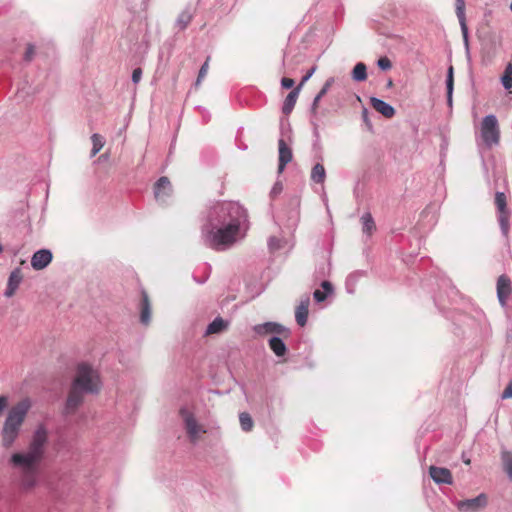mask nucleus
<instances>
[{
	"label": "nucleus",
	"instance_id": "nucleus-1",
	"mask_svg": "<svg viewBox=\"0 0 512 512\" xmlns=\"http://www.w3.org/2000/svg\"><path fill=\"white\" fill-rule=\"evenodd\" d=\"M249 229L247 210L234 201H216L208 206L202 218L201 242L223 252L245 238Z\"/></svg>",
	"mask_w": 512,
	"mask_h": 512
},
{
	"label": "nucleus",
	"instance_id": "nucleus-2",
	"mask_svg": "<svg viewBox=\"0 0 512 512\" xmlns=\"http://www.w3.org/2000/svg\"><path fill=\"white\" fill-rule=\"evenodd\" d=\"M300 198L292 195L286 198L284 206L274 215L275 224L281 230L280 237L270 236L268 248L271 253L280 249L291 250L294 246L293 233L300 220Z\"/></svg>",
	"mask_w": 512,
	"mask_h": 512
},
{
	"label": "nucleus",
	"instance_id": "nucleus-3",
	"mask_svg": "<svg viewBox=\"0 0 512 512\" xmlns=\"http://www.w3.org/2000/svg\"><path fill=\"white\" fill-rule=\"evenodd\" d=\"M48 442V432L44 425H39L32 435L28 451L16 452L11 455L10 462L13 466L24 470L23 485L32 488L36 484L35 468L44 455V448Z\"/></svg>",
	"mask_w": 512,
	"mask_h": 512
},
{
	"label": "nucleus",
	"instance_id": "nucleus-4",
	"mask_svg": "<svg viewBox=\"0 0 512 512\" xmlns=\"http://www.w3.org/2000/svg\"><path fill=\"white\" fill-rule=\"evenodd\" d=\"M30 408L31 402L28 398H25L12 406L8 411L1 430V442L5 449L12 447L19 437L21 426Z\"/></svg>",
	"mask_w": 512,
	"mask_h": 512
},
{
	"label": "nucleus",
	"instance_id": "nucleus-5",
	"mask_svg": "<svg viewBox=\"0 0 512 512\" xmlns=\"http://www.w3.org/2000/svg\"><path fill=\"white\" fill-rule=\"evenodd\" d=\"M71 386L85 394H98L101 388L99 374L91 365L80 363Z\"/></svg>",
	"mask_w": 512,
	"mask_h": 512
},
{
	"label": "nucleus",
	"instance_id": "nucleus-6",
	"mask_svg": "<svg viewBox=\"0 0 512 512\" xmlns=\"http://www.w3.org/2000/svg\"><path fill=\"white\" fill-rule=\"evenodd\" d=\"M480 136L486 146L491 149L494 145H497L500 140V130L498 120L495 115L490 114L483 118L480 127Z\"/></svg>",
	"mask_w": 512,
	"mask_h": 512
},
{
	"label": "nucleus",
	"instance_id": "nucleus-7",
	"mask_svg": "<svg viewBox=\"0 0 512 512\" xmlns=\"http://www.w3.org/2000/svg\"><path fill=\"white\" fill-rule=\"evenodd\" d=\"M291 128L290 125L287 124L285 127L283 124L281 125V137L278 140V174H281L286 165L292 161L293 152L290 145L287 143V139H290Z\"/></svg>",
	"mask_w": 512,
	"mask_h": 512
},
{
	"label": "nucleus",
	"instance_id": "nucleus-8",
	"mask_svg": "<svg viewBox=\"0 0 512 512\" xmlns=\"http://www.w3.org/2000/svg\"><path fill=\"white\" fill-rule=\"evenodd\" d=\"M495 205L498 210V222L501 232L507 236L510 230V212L507 209L506 195L503 192H496Z\"/></svg>",
	"mask_w": 512,
	"mask_h": 512
},
{
	"label": "nucleus",
	"instance_id": "nucleus-9",
	"mask_svg": "<svg viewBox=\"0 0 512 512\" xmlns=\"http://www.w3.org/2000/svg\"><path fill=\"white\" fill-rule=\"evenodd\" d=\"M172 185L168 177L161 176L154 184L153 193L156 201L165 205L172 195Z\"/></svg>",
	"mask_w": 512,
	"mask_h": 512
},
{
	"label": "nucleus",
	"instance_id": "nucleus-10",
	"mask_svg": "<svg viewBox=\"0 0 512 512\" xmlns=\"http://www.w3.org/2000/svg\"><path fill=\"white\" fill-rule=\"evenodd\" d=\"M84 395L85 393L71 386L62 410L63 416L67 417L70 415H74L77 412L78 408L83 404Z\"/></svg>",
	"mask_w": 512,
	"mask_h": 512
},
{
	"label": "nucleus",
	"instance_id": "nucleus-11",
	"mask_svg": "<svg viewBox=\"0 0 512 512\" xmlns=\"http://www.w3.org/2000/svg\"><path fill=\"white\" fill-rule=\"evenodd\" d=\"M252 330L258 336H265L268 334H272V336L283 335L289 332V330L282 324L272 321H268L262 324H256L253 326Z\"/></svg>",
	"mask_w": 512,
	"mask_h": 512
},
{
	"label": "nucleus",
	"instance_id": "nucleus-12",
	"mask_svg": "<svg viewBox=\"0 0 512 512\" xmlns=\"http://www.w3.org/2000/svg\"><path fill=\"white\" fill-rule=\"evenodd\" d=\"M455 11H456L457 18L459 20L466 53H467V56H469L470 55L469 36H468V27L466 24L465 1L464 0H455Z\"/></svg>",
	"mask_w": 512,
	"mask_h": 512
},
{
	"label": "nucleus",
	"instance_id": "nucleus-13",
	"mask_svg": "<svg viewBox=\"0 0 512 512\" xmlns=\"http://www.w3.org/2000/svg\"><path fill=\"white\" fill-rule=\"evenodd\" d=\"M511 292V279L506 274L500 275L497 280V298L502 307L507 305V301Z\"/></svg>",
	"mask_w": 512,
	"mask_h": 512
},
{
	"label": "nucleus",
	"instance_id": "nucleus-14",
	"mask_svg": "<svg viewBox=\"0 0 512 512\" xmlns=\"http://www.w3.org/2000/svg\"><path fill=\"white\" fill-rule=\"evenodd\" d=\"M53 260L51 250L43 248L35 251L31 257V266L34 270L45 269Z\"/></svg>",
	"mask_w": 512,
	"mask_h": 512
},
{
	"label": "nucleus",
	"instance_id": "nucleus-15",
	"mask_svg": "<svg viewBox=\"0 0 512 512\" xmlns=\"http://www.w3.org/2000/svg\"><path fill=\"white\" fill-rule=\"evenodd\" d=\"M487 504L484 494H480L475 498L466 499L457 502V508L462 512H476Z\"/></svg>",
	"mask_w": 512,
	"mask_h": 512
},
{
	"label": "nucleus",
	"instance_id": "nucleus-16",
	"mask_svg": "<svg viewBox=\"0 0 512 512\" xmlns=\"http://www.w3.org/2000/svg\"><path fill=\"white\" fill-rule=\"evenodd\" d=\"M181 414L184 419L185 423V429L187 431V434L192 442H195L198 439L200 432H205V430H202L201 427L198 425L195 417L187 412L185 409H181Z\"/></svg>",
	"mask_w": 512,
	"mask_h": 512
},
{
	"label": "nucleus",
	"instance_id": "nucleus-17",
	"mask_svg": "<svg viewBox=\"0 0 512 512\" xmlns=\"http://www.w3.org/2000/svg\"><path fill=\"white\" fill-rule=\"evenodd\" d=\"M304 59V56L300 52H296L294 49L289 48L283 56V66L285 73H292L298 64Z\"/></svg>",
	"mask_w": 512,
	"mask_h": 512
},
{
	"label": "nucleus",
	"instance_id": "nucleus-18",
	"mask_svg": "<svg viewBox=\"0 0 512 512\" xmlns=\"http://www.w3.org/2000/svg\"><path fill=\"white\" fill-rule=\"evenodd\" d=\"M140 323L147 326L151 322L152 307L146 291L141 292V301L139 303Z\"/></svg>",
	"mask_w": 512,
	"mask_h": 512
},
{
	"label": "nucleus",
	"instance_id": "nucleus-19",
	"mask_svg": "<svg viewBox=\"0 0 512 512\" xmlns=\"http://www.w3.org/2000/svg\"><path fill=\"white\" fill-rule=\"evenodd\" d=\"M430 477L437 484H452L453 477L449 469L444 467L430 466Z\"/></svg>",
	"mask_w": 512,
	"mask_h": 512
},
{
	"label": "nucleus",
	"instance_id": "nucleus-20",
	"mask_svg": "<svg viewBox=\"0 0 512 512\" xmlns=\"http://www.w3.org/2000/svg\"><path fill=\"white\" fill-rule=\"evenodd\" d=\"M23 280L22 272L19 267L15 268L9 275L7 286L4 291V296L7 298H11L15 292L17 291L19 285Z\"/></svg>",
	"mask_w": 512,
	"mask_h": 512
},
{
	"label": "nucleus",
	"instance_id": "nucleus-21",
	"mask_svg": "<svg viewBox=\"0 0 512 512\" xmlns=\"http://www.w3.org/2000/svg\"><path fill=\"white\" fill-rule=\"evenodd\" d=\"M309 305L310 297L306 295L301 298L299 305L295 309V320L300 327H304L307 323Z\"/></svg>",
	"mask_w": 512,
	"mask_h": 512
},
{
	"label": "nucleus",
	"instance_id": "nucleus-22",
	"mask_svg": "<svg viewBox=\"0 0 512 512\" xmlns=\"http://www.w3.org/2000/svg\"><path fill=\"white\" fill-rule=\"evenodd\" d=\"M371 106L386 118H392L395 115V109L392 105L377 97L370 98Z\"/></svg>",
	"mask_w": 512,
	"mask_h": 512
},
{
	"label": "nucleus",
	"instance_id": "nucleus-23",
	"mask_svg": "<svg viewBox=\"0 0 512 512\" xmlns=\"http://www.w3.org/2000/svg\"><path fill=\"white\" fill-rule=\"evenodd\" d=\"M301 85L297 86L293 90H291L286 96L283 105H282V113L284 115H289L295 107L296 101L298 99V95L300 93Z\"/></svg>",
	"mask_w": 512,
	"mask_h": 512
},
{
	"label": "nucleus",
	"instance_id": "nucleus-24",
	"mask_svg": "<svg viewBox=\"0 0 512 512\" xmlns=\"http://www.w3.org/2000/svg\"><path fill=\"white\" fill-rule=\"evenodd\" d=\"M268 345L277 357L285 356L288 351L285 342L279 335L271 336L268 340Z\"/></svg>",
	"mask_w": 512,
	"mask_h": 512
},
{
	"label": "nucleus",
	"instance_id": "nucleus-25",
	"mask_svg": "<svg viewBox=\"0 0 512 512\" xmlns=\"http://www.w3.org/2000/svg\"><path fill=\"white\" fill-rule=\"evenodd\" d=\"M228 324V321L218 316L208 324L205 330V335L219 334L228 327Z\"/></svg>",
	"mask_w": 512,
	"mask_h": 512
},
{
	"label": "nucleus",
	"instance_id": "nucleus-26",
	"mask_svg": "<svg viewBox=\"0 0 512 512\" xmlns=\"http://www.w3.org/2000/svg\"><path fill=\"white\" fill-rule=\"evenodd\" d=\"M193 18L191 7H186L177 17L175 26L179 31L185 30Z\"/></svg>",
	"mask_w": 512,
	"mask_h": 512
},
{
	"label": "nucleus",
	"instance_id": "nucleus-27",
	"mask_svg": "<svg viewBox=\"0 0 512 512\" xmlns=\"http://www.w3.org/2000/svg\"><path fill=\"white\" fill-rule=\"evenodd\" d=\"M362 276H364V272L362 271H355L348 275L345 281V289L347 293L353 294L355 292L356 285Z\"/></svg>",
	"mask_w": 512,
	"mask_h": 512
},
{
	"label": "nucleus",
	"instance_id": "nucleus-28",
	"mask_svg": "<svg viewBox=\"0 0 512 512\" xmlns=\"http://www.w3.org/2000/svg\"><path fill=\"white\" fill-rule=\"evenodd\" d=\"M352 79L356 82H362L367 79V67L363 62H358L352 70Z\"/></svg>",
	"mask_w": 512,
	"mask_h": 512
},
{
	"label": "nucleus",
	"instance_id": "nucleus-29",
	"mask_svg": "<svg viewBox=\"0 0 512 512\" xmlns=\"http://www.w3.org/2000/svg\"><path fill=\"white\" fill-rule=\"evenodd\" d=\"M361 222L363 233L370 236L375 230V222L372 215L369 212L364 213L361 216Z\"/></svg>",
	"mask_w": 512,
	"mask_h": 512
},
{
	"label": "nucleus",
	"instance_id": "nucleus-30",
	"mask_svg": "<svg viewBox=\"0 0 512 512\" xmlns=\"http://www.w3.org/2000/svg\"><path fill=\"white\" fill-rule=\"evenodd\" d=\"M320 103V92H318L313 100L312 106H311V124L313 125V131L314 135L318 137V124H317V108Z\"/></svg>",
	"mask_w": 512,
	"mask_h": 512
},
{
	"label": "nucleus",
	"instance_id": "nucleus-31",
	"mask_svg": "<svg viewBox=\"0 0 512 512\" xmlns=\"http://www.w3.org/2000/svg\"><path fill=\"white\" fill-rule=\"evenodd\" d=\"M453 87H454L453 67L450 66L448 68L447 77H446V90H447V103H448V105L452 104Z\"/></svg>",
	"mask_w": 512,
	"mask_h": 512
},
{
	"label": "nucleus",
	"instance_id": "nucleus-32",
	"mask_svg": "<svg viewBox=\"0 0 512 512\" xmlns=\"http://www.w3.org/2000/svg\"><path fill=\"white\" fill-rule=\"evenodd\" d=\"M504 471L508 477L512 480V452L503 451L501 454Z\"/></svg>",
	"mask_w": 512,
	"mask_h": 512
},
{
	"label": "nucleus",
	"instance_id": "nucleus-33",
	"mask_svg": "<svg viewBox=\"0 0 512 512\" xmlns=\"http://www.w3.org/2000/svg\"><path fill=\"white\" fill-rule=\"evenodd\" d=\"M501 83L506 90L512 88V64L508 63L501 77Z\"/></svg>",
	"mask_w": 512,
	"mask_h": 512
},
{
	"label": "nucleus",
	"instance_id": "nucleus-34",
	"mask_svg": "<svg viewBox=\"0 0 512 512\" xmlns=\"http://www.w3.org/2000/svg\"><path fill=\"white\" fill-rule=\"evenodd\" d=\"M334 296V287L329 281H322V304H324L328 299L333 298ZM324 305H322V308Z\"/></svg>",
	"mask_w": 512,
	"mask_h": 512
},
{
	"label": "nucleus",
	"instance_id": "nucleus-35",
	"mask_svg": "<svg viewBox=\"0 0 512 512\" xmlns=\"http://www.w3.org/2000/svg\"><path fill=\"white\" fill-rule=\"evenodd\" d=\"M91 140H92V145H93L92 146V150H91V154H92V156H95L103 148L105 140L98 133H94L91 136Z\"/></svg>",
	"mask_w": 512,
	"mask_h": 512
},
{
	"label": "nucleus",
	"instance_id": "nucleus-36",
	"mask_svg": "<svg viewBox=\"0 0 512 512\" xmlns=\"http://www.w3.org/2000/svg\"><path fill=\"white\" fill-rule=\"evenodd\" d=\"M239 421H240L241 429L243 431L248 432L252 429L253 419L249 413H247V412L240 413Z\"/></svg>",
	"mask_w": 512,
	"mask_h": 512
},
{
	"label": "nucleus",
	"instance_id": "nucleus-37",
	"mask_svg": "<svg viewBox=\"0 0 512 512\" xmlns=\"http://www.w3.org/2000/svg\"><path fill=\"white\" fill-rule=\"evenodd\" d=\"M209 59H210V57H208L206 59V61L201 65V67L199 69L198 76H197V79L195 81V86L196 87L201 84V82L203 81V79L207 75V72H208V69H209Z\"/></svg>",
	"mask_w": 512,
	"mask_h": 512
},
{
	"label": "nucleus",
	"instance_id": "nucleus-38",
	"mask_svg": "<svg viewBox=\"0 0 512 512\" xmlns=\"http://www.w3.org/2000/svg\"><path fill=\"white\" fill-rule=\"evenodd\" d=\"M311 181L315 185L320 184V161L316 162L312 168Z\"/></svg>",
	"mask_w": 512,
	"mask_h": 512
},
{
	"label": "nucleus",
	"instance_id": "nucleus-39",
	"mask_svg": "<svg viewBox=\"0 0 512 512\" xmlns=\"http://www.w3.org/2000/svg\"><path fill=\"white\" fill-rule=\"evenodd\" d=\"M35 46L31 43L27 44L26 50L23 56L24 61L31 62L35 56Z\"/></svg>",
	"mask_w": 512,
	"mask_h": 512
},
{
	"label": "nucleus",
	"instance_id": "nucleus-40",
	"mask_svg": "<svg viewBox=\"0 0 512 512\" xmlns=\"http://www.w3.org/2000/svg\"><path fill=\"white\" fill-rule=\"evenodd\" d=\"M283 191V184L280 180L276 181L270 191V198L274 200Z\"/></svg>",
	"mask_w": 512,
	"mask_h": 512
},
{
	"label": "nucleus",
	"instance_id": "nucleus-41",
	"mask_svg": "<svg viewBox=\"0 0 512 512\" xmlns=\"http://www.w3.org/2000/svg\"><path fill=\"white\" fill-rule=\"evenodd\" d=\"M377 65L381 70H389L392 67V63L387 57H381L377 61Z\"/></svg>",
	"mask_w": 512,
	"mask_h": 512
},
{
	"label": "nucleus",
	"instance_id": "nucleus-42",
	"mask_svg": "<svg viewBox=\"0 0 512 512\" xmlns=\"http://www.w3.org/2000/svg\"><path fill=\"white\" fill-rule=\"evenodd\" d=\"M294 85H295V81H294V79H292L290 77H283L281 79V87L283 89H287V90L292 89L293 90L295 88Z\"/></svg>",
	"mask_w": 512,
	"mask_h": 512
},
{
	"label": "nucleus",
	"instance_id": "nucleus-43",
	"mask_svg": "<svg viewBox=\"0 0 512 512\" xmlns=\"http://www.w3.org/2000/svg\"><path fill=\"white\" fill-rule=\"evenodd\" d=\"M362 120H363L366 128L369 131H371L372 130V123H371V120H370V117H369V111L365 107L362 109Z\"/></svg>",
	"mask_w": 512,
	"mask_h": 512
},
{
	"label": "nucleus",
	"instance_id": "nucleus-44",
	"mask_svg": "<svg viewBox=\"0 0 512 512\" xmlns=\"http://www.w3.org/2000/svg\"><path fill=\"white\" fill-rule=\"evenodd\" d=\"M334 31H335V28L333 25H330L329 27L326 28L327 34H326L325 41L324 42L322 41V45L326 44V46H329L332 43V37H333Z\"/></svg>",
	"mask_w": 512,
	"mask_h": 512
},
{
	"label": "nucleus",
	"instance_id": "nucleus-45",
	"mask_svg": "<svg viewBox=\"0 0 512 512\" xmlns=\"http://www.w3.org/2000/svg\"><path fill=\"white\" fill-rule=\"evenodd\" d=\"M142 77V69L141 68H135L132 72L131 80L134 84H137L140 82Z\"/></svg>",
	"mask_w": 512,
	"mask_h": 512
},
{
	"label": "nucleus",
	"instance_id": "nucleus-46",
	"mask_svg": "<svg viewBox=\"0 0 512 512\" xmlns=\"http://www.w3.org/2000/svg\"><path fill=\"white\" fill-rule=\"evenodd\" d=\"M265 404H266V407H267L269 413L274 411V409H275V407H274V396L267 394L266 397H265Z\"/></svg>",
	"mask_w": 512,
	"mask_h": 512
},
{
	"label": "nucleus",
	"instance_id": "nucleus-47",
	"mask_svg": "<svg viewBox=\"0 0 512 512\" xmlns=\"http://www.w3.org/2000/svg\"><path fill=\"white\" fill-rule=\"evenodd\" d=\"M197 108L201 111L202 113V119H203V122L204 123H207L210 121V118H211V115L209 113V111L201 106H197Z\"/></svg>",
	"mask_w": 512,
	"mask_h": 512
},
{
	"label": "nucleus",
	"instance_id": "nucleus-48",
	"mask_svg": "<svg viewBox=\"0 0 512 512\" xmlns=\"http://www.w3.org/2000/svg\"><path fill=\"white\" fill-rule=\"evenodd\" d=\"M502 399L512 398V382H510L502 393Z\"/></svg>",
	"mask_w": 512,
	"mask_h": 512
},
{
	"label": "nucleus",
	"instance_id": "nucleus-49",
	"mask_svg": "<svg viewBox=\"0 0 512 512\" xmlns=\"http://www.w3.org/2000/svg\"><path fill=\"white\" fill-rule=\"evenodd\" d=\"M7 406H8V397L5 395H0V413L3 412Z\"/></svg>",
	"mask_w": 512,
	"mask_h": 512
},
{
	"label": "nucleus",
	"instance_id": "nucleus-50",
	"mask_svg": "<svg viewBox=\"0 0 512 512\" xmlns=\"http://www.w3.org/2000/svg\"><path fill=\"white\" fill-rule=\"evenodd\" d=\"M316 70V66H313L303 77L301 80L300 85H302L304 82L308 81V79L313 75V73Z\"/></svg>",
	"mask_w": 512,
	"mask_h": 512
},
{
	"label": "nucleus",
	"instance_id": "nucleus-51",
	"mask_svg": "<svg viewBox=\"0 0 512 512\" xmlns=\"http://www.w3.org/2000/svg\"><path fill=\"white\" fill-rule=\"evenodd\" d=\"M313 299L315 303H320V287H316L313 292Z\"/></svg>",
	"mask_w": 512,
	"mask_h": 512
},
{
	"label": "nucleus",
	"instance_id": "nucleus-52",
	"mask_svg": "<svg viewBox=\"0 0 512 512\" xmlns=\"http://www.w3.org/2000/svg\"><path fill=\"white\" fill-rule=\"evenodd\" d=\"M331 85V80H327L324 86H322V96L327 92Z\"/></svg>",
	"mask_w": 512,
	"mask_h": 512
},
{
	"label": "nucleus",
	"instance_id": "nucleus-53",
	"mask_svg": "<svg viewBox=\"0 0 512 512\" xmlns=\"http://www.w3.org/2000/svg\"><path fill=\"white\" fill-rule=\"evenodd\" d=\"M321 175H322V181H323V180H324V177H325V170H324V168H323V167H322Z\"/></svg>",
	"mask_w": 512,
	"mask_h": 512
},
{
	"label": "nucleus",
	"instance_id": "nucleus-54",
	"mask_svg": "<svg viewBox=\"0 0 512 512\" xmlns=\"http://www.w3.org/2000/svg\"><path fill=\"white\" fill-rule=\"evenodd\" d=\"M205 280H206V279H204V280H196V281H197L198 283H200V284H203V283L205 282Z\"/></svg>",
	"mask_w": 512,
	"mask_h": 512
},
{
	"label": "nucleus",
	"instance_id": "nucleus-55",
	"mask_svg": "<svg viewBox=\"0 0 512 512\" xmlns=\"http://www.w3.org/2000/svg\"><path fill=\"white\" fill-rule=\"evenodd\" d=\"M338 13H341L340 8H338V10H337V11H335V14H338Z\"/></svg>",
	"mask_w": 512,
	"mask_h": 512
},
{
	"label": "nucleus",
	"instance_id": "nucleus-56",
	"mask_svg": "<svg viewBox=\"0 0 512 512\" xmlns=\"http://www.w3.org/2000/svg\"><path fill=\"white\" fill-rule=\"evenodd\" d=\"M3 251V247L2 245L0 244V253Z\"/></svg>",
	"mask_w": 512,
	"mask_h": 512
},
{
	"label": "nucleus",
	"instance_id": "nucleus-57",
	"mask_svg": "<svg viewBox=\"0 0 512 512\" xmlns=\"http://www.w3.org/2000/svg\"><path fill=\"white\" fill-rule=\"evenodd\" d=\"M510 9H511V11H512V1H511V4H510Z\"/></svg>",
	"mask_w": 512,
	"mask_h": 512
}]
</instances>
